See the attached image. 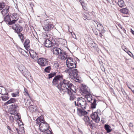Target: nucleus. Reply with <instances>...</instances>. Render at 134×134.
<instances>
[{
  "instance_id": "obj_13",
  "label": "nucleus",
  "mask_w": 134,
  "mask_h": 134,
  "mask_svg": "<svg viewBox=\"0 0 134 134\" xmlns=\"http://www.w3.org/2000/svg\"><path fill=\"white\" fill-rule=\"evenodd\" d=\"M37 60L38 63L41 66H43L48 64V62L47 60L45 58H40Z\"/></svg>"
},
{
  "instance_id": "obj_50",
  "label": "nucleus",
  "mask_w": 134,
  "mask_h": 134,
  "mask_svg": "<svg viewBox=\"0 0 134 134\" xmlns=\"http://www.w3.org/2000/svg\"><path fill=\"white\" fill-rule=\"evenodd\" d=\"M122 48L123 50L125 51V49H126V48L125 47V46H122Z\"/></svg>"
},
{
  "instance_id": "obj_43",
  "label": "nucleus",
  "mask_w": 134,
  "mask_h": 134,
  "mask_svg": "<svg viewBox=\"0 0 134 134\" xmlns=\"http://www.w3.org/2000/svg\"><path fill=\"white\" fill-rule=\"evenodd\" d=\"M126 53H127L128 55H129L131 57H132L133 56V55L129 51L127 52H126Z\"/></svg>"
},
{
  "instance_id": "obj_4",
  "label": "nucleus",
  "mask_w": 134,
  "mask_h": 134,
  "mask_svg": "<svg viewBox=\"0 0 134 134\" xmlns=\"http://www.w3.org/2000/svg\"><path fill=\"white\" fill-rule=\"evenodd\" d=\"M54 27V26L50 19H47L44 21L43 29L45 31H49Z\"/></svg>"
},
{
  "instance_id": "obj_25",
  "label": "nucleus",
  "mask_w": 134,
  "mask_h": 134,
  "mask_svg": "<svg viewBox=\"0 0 134 134\" xmlns=\"http://www.w3.org/2000/svg\"><path fill=\"white\" fill-rule=\"evenodd\" d=\"M83 119L85 122L86 123L87 125L90 124V121L89 117L86 116L84 115Z\"/></svg>"
},
{
  "instance_id": "obj_23",
  "label": "nucleus",
  "mask_w": 134,
  "mask_h": 134,
  "mask_svg": "<svg viewBox=\"0 0 134 134\" xmlns=\"http://www.w3.org/2000/svg\"><path fill=\"white\" fill-rule=\"evenodd\" d=\"M29 109L30 111L31 112L35 111H37L36 107L35 106L31 105L29 107Z\"/></svg>"
},
{
  "instance_id": "obj_20",
  "label": "nucleus",
  "mask_w": 134,
  "mask_h": 134,
  "mask_svg": "<svg viewBox=\"0 0 134 134\" xmlns=\"http://www.w3.org/2000/svg\"><path fill=\"white\" fill-rule=\"evenodd\" d=\"M44 120L43 116V115H41L36 119V124H39L42 122L44 121Z\"/></svg>"
},
{
  "instance_id": "obj_24",
  "label": "nucleus",
  "mask_w": 134,
  "mask_h": 134,
  "mask_svg": "<svg viewBox=\"0 0 134 134\" xmlns=\"http://www.w3.org/2000/svg\"><path fill=\"white\" fill-rule=\"evenodd\" d=\"M90 13L89 12H88L87 13V15H85L84 14H82L83 16L84 17L85 19H84L85 20L86 19H91V17L90 16Z\"/></svg>"
},
{
  "instance_id": "obj_57",
  "label": "nucleus",
  "mask_w": 134,
  "mask_h": 134,
  "mask_svg": "<svg viewBox=\"0 0 134 134\" xmlns=\"http://www.w3.org/2000/svg\"><path fill=\"white\" fill-rule=\"evenodd\" d=\"M81 133L82 134V131H81Z\"/></svg>"
},
{
  "instance_id": "obj_39",
  "label": "nucleus",
  "mask_w": 134,
  "mask_h": 134,
  "mask_svg": "<svg viewBox=\"0 0 134 134\" xmlns=\"http://www.w3.org/2000/svg\"><path fill=\"white\" fill-rule=\"evenodd\" d=\"M5 7L4 4L3 3H0V10L2 9Z\"/></svg>"
},
{
  "instance_id": "obj_46",
  "label": "nucleus",
  "mask_w": 134,
  "mask_h": 134,
  "mask_svg": "<svg viewBox=\"0 0 134 134\" xmlns=\"http://www.w3.org/2000/svg\"><path fill=\"white\" fill-rule=\"evenodd\" d=\"M24 91H25V92L26 93V94H27L28 96H29V94L28 93L27 91L26 88H24Z\"/></svg>"
},
{
  "instance_id": "obj_52",
  "label": "nucleus",
  "mask_w": 134,
  "mask_h": 134,
  "mask_svg": "<svg viewBox=\"0 0 134 134\" xmlns=\"http://www.w3.org/2000/svg\"><path fill=\"white\" fill-rule=\"evenodd\" d=\"M102 36H103V35H102V34H101V33H100V35H99L102 38Z\"/></svg>"
},
{
  "instance_id": "obj_9",
  "label": "nucleus",
  "mask_w": 134,
  "mask_h": 134,
  "mask_svg": "<svg viewBox=\"0 0 134 134\" xmlns=\"http://www.w3.org/2000/svg\"><path fill=\"white\" fill-rule=\"evenodd\" d=\"M18 108V107L16 104H13L10 106L8 110L9 113L11 115H13Z\"/></svg>"
},
{
  "instance_id": "obj_56",
  "label": "nucleus",
  "mask_w": 134,
  "mask_h": 134,
  "mask_svg": "<svg viewBox=\"0 0 134 134\" xmlns=\"http://www.w3.org/2000/svg\"><path fill=\"white\" fill-rule=\"evenodd\" d=\"M22 133H23L24 132V130H22Z\"/></svg>"
},
{
  "instance_id": "obj_11",
  "label": "nucleus",
  "mask_w": 134,
  "mask_h": 134,
  "mask_svg": "<svg viewBox=\"0 0 134 134\" xmlns=\"http://www.w3.org/2000/svg\"><path fill=\"white\" fill-rule=\"evenodd\" d=\"M81 90L82 93L85 95H88L90 96V90L89 88L86 85H84L82 86L81 87Z\"/></svg>"
},
{
  "instance_id": "obj_58",
  "label": "nucleus",
  "mask_w": 134,
  "mask_h": 134,
  "mask_svg": "<svg viewBox=\"0 0 134 134\" xmlns=\"http://www.w3.org/2000/svg\"><path fill=\"white\" fill-rule=\"evenodd\" d=\"M89 102H90V100H88Z\"/></svg>"
},
{
  "instance_id": "obj_30",
  "label": "nucleus",
  "mask_w": 134,
  "mask_h": 134,
  "mask_svg": "<svg viewBox=\"0 0 134 134\" xmlns=\"http://www.w3.org/2000/svg\"><path fill=\"white\" fill-rule=\"evenodd\" d=\"M14 115L15 118L17 120H19L20 121L21 120V116H20V114L16 113H15V114Z\"/></svg>"
},
{
  "instance_id": "obj_38",
  "label": "nucleus",
  "mask_w": 134,
  "mask_h": 134,
  "mask_svg": "<svg viewBox=\"0 0 134 134\" xmlns=\"http://www.w3.org/2000/svg\"><path fill=\"white\" fill-rule=\"evenodd\" d=\"M9 121L11 123L13 122L14 121L13 117L12 116H9Z\"/></svg>"
},
{
  "instance_id": "obj_34",
  "label": "nucleus",
  "mask_w": 134,
  "mask_h": 134,
  "mask_svg": "<svg viewBox=\"0 0 134 134\" xmlns=\"http://www.w3.org/2000/svg\"><path fill=\"white\" fill-rule=\"evenodd\" d=\"M30 43V41L29 40H26L24 43V45L25 47L28 46V45Z\"/></svg>"
},
{
  "instance_id": "obj_42",
  "label": "nucleus",
  "mask_w": 134,
  "mask_h": 134,
  "mask_svg": "<svg viewBox=\"0 0 134 134\" xmlns=\"http://www.w3.org/2000/svg\"><path fill=\"white\" fill-rule=\"evenodd\" d=\"M31 101H30V100H27V101H26V100H25V103L26 104V105H27V106H28L30 104V102Z\"/></svg>"
},
{
  "instance_id": "obj_19",
  "label": "nucleus",
  "mask_w": 134,
  "mask_h": 134,
  "mask_svg": "<svg viewBox=\"0 0 134 134\" xmlns=\"http://www.w3.org/2000/svg\"><path fill=\"white\" fill-rule=\"evenodd\" d=\"M52 50L53 54L56 55H59L60 52L62 51L60 48L57 47H54Z\"/></svg>"
},
{
  "instance_id": "obj_40",
  "label": "nucleus",
  "mask_w": 134,
  "mask_h": 134,
  "mask_svg": "<svg viewBox=\"0 0 134 134\" xmlns=\"http://www.w3.org/2000/svg\"><path fill=\"white\" fill-rule=\"evenodd\" d=\"M50 67L48 66L44 70L45 72H49L50 71Z\"/></svg>"
},
{
  "instance_id": "obj_5",
  "label": "nucleus",
  "mask_w": 134,
  "mask_h": 134,
  "mask_svg": "<svg viewBox=\"0 0 134 134\" xmlns=\"http://www.w3.org/2000/svg\"><path fill=\"white\" fill-rule=\"evenodd\" d=\"M64 72L68 74L69 77L72 79L76 78L77 76L78 71L76 69H68L65 70Z\"/></svg>"
},
{
  "instance_id": "obj_12",
  "label": "nucleus",
  "mask_w": 134,
  "mask_h": 134,
  "mask_svg": "<svg viewBox=\"0 0 134 134\" xmlns=\"http://www.w3.org/2000/svg\"><path fill=\"white\" fill-rule=\"evenodd\" d=\"M10 16L12 19V21L8 23L9 24L12 25L14 24L19 19V16L16 13L11 14Z\"/></svg>"
},
{
  "instance_id": "obj_53",
  "label": "nucleus",
  "mask_w": 134,
  "mask_h": 134,
  "mask_svg": "<svg viewBox=\"0 0 134 134\" xmlns=\"http://www.w3.org/2000/svg\"><path fill=\"white\" fill-rule=\"evenodd\" d=\"M131 32L132 34L134 35V31L132 30L131 31Z\"/></svg>"
},
{
  "instance_id": "obj_2",
  "label": "nucleus",
  "mask_w": 134,
  "mask_h": 134,
  "mask_svg": "<svg viewBox=\"0 0 134 134\" xmlns=\"http://www.w3.org/2000/svg\"><path fill=\"white\" fill-rule=\"evenodd\" d=\"M57 87L60 92L63 94L71 89L72 90L75 87L70 81L64 79L63 77L60 83H59L57 86Z\"/></svg>"
},
{
  "instance_id": "obj_26",
  "label": "nucleus",
  "mask_w": 134,
  "mask_h": 134,
  "mask_svg": "<svg viewBox=\"0 0 134 134\" xmlns=\"http://www.w3.org/2000/svg\"><path fill=\"white\" fill-rule=\"evenodd\" d=\"M15 102V100L14 98H11L8 101L6 102L5 104V105H7L8 104L13 103Z\"/></svg>"
},
{
  "instance_id": "obj_31",
  "label": "nucleus",
  "mask_w": 134,
  "mask_h": 134,
  "mask_svg": "<svg viewBox=\"0 0 134 134\" xmlns=\"http://www.w3.org/2000/svg\"><path fill=\"white\" fill-rule=\"evenodd\" d=\"M96 100L95 99H94L93 100V102L91 104V108L92 109L95 108L96 106Z\"/></svg>"
},
{
  "instance_id": "obj_37",
  "label": "nucleus",
  "mask_w": 134,
  "mask_h": 134,
  "mask_svg": "<svg viewBox=\"0 0 134 134\" xmlns=\"http://www.w3.org/2000/svg\"><path fill=\"white\" fill-rule=\"evenodd\" d=\"M19 96V91H17L16 93H14L12 94V96L13 97H15Z\"/></svg>"
},
{
  "instance_id": "obj_7",
  "label": "nucleus",
  "mask_w": 134,
  "mask_h": 134,
  "mask_svg": "<svg viewBox=\"0 0 134 134\" xmlns=\"http://www.w3.org/2000/svg\"><path fill=\"white\" fill-rule=\"evenodd\" d=\"M69 94V99L71 101L74 100L76 98V90L75 87L72 88V90L71 89L67 91Z\"/></svg>"
},
{
  "instance_id": "obj_3",
  "label": "nucleus",
  "mask_w": 134,
  "mask_h": 134,
  "mask_svg": "<svg viewBox=\"0 0 134 134\" xmlns=\"http://www.w3.org/2000/svg\"><path fill=\"white\" fill-rule=\"evenodd\" d=\"M49 125L45 121L42 122L39 125V129L42 132L47 131L46 133L48 134H51V132L49 130Z\"/></svg>"
},
{
  "instance_id": "obj_32",
  "label": "nucleus",
  "mask_w": 134,
  "mask_h": 134,
  "mask_svg": "<svg viewBox=\"0 0 134 134\" xmlns=\"http://www.w3.org/2000/svg\"><path fill=\"white\" fill-rule=\"evenodd\" d=\"M94 22L96 24L97 27H99V28L101 30H103V27L102 24L97 21H94Z\"/></svg>"
},
{
  "instance_id": "obj_54",
  "label": "nucleus",
  "mask_w": 134,
  "mask_h": 134,
  "mask_svg": "<svg viewBox=\"0 0 134 134\" xmlns=\"http://www.w3.org/2000/svg\"><path fill=\"white\" fill-rule=\"evenodd\" d=\"M80 2V3H81V4H82V1L81 0H80L79 1Z\"/></svg>"
},
{
  "instance_id": "obj_21",
  "label": "nucleus",
  "mask_w": 134,
  "mask_h": 134,
  "mask_svg": "<svg viewBox=\"0 0 134 134\" xmlns=\"http://www.w3.org/2000/svg\"><path fill=\"white\" fill-rule=\"evenodd\" d=\"M0 93L3 95H7L8 94L6 89L2 87H0Z\"/></svg>"
},
{
  "instance_id": "obj_45",
  "label": "nucleus",
  "mask_w": 134,
  "mask_h": 134,
  "mask_svg": "<svg viewBox=\"0 0 134 134\" xmlns=\"http://www.w3.org/2000/svg\"><path fill=\"white\" fill-rule=\"evenodd\" d=\"M54 76V74H50L49 75V78H52V77H53Z\"/></svg>"
},
{
  "instance_id": "obj_14",
  "label": "nucleus",
  "mask_w": 134,
  "mask_h": 134,
  "mask_svg": "<svg viewBox=\"0 0 134 134\" xmlns=\"http://www.w3.org/2000/svg\"><path fill=\"white\" fill-rule=\"evenodd\" d=\"M69 57H68L67 54L65 52L62 51V52H60L58 55V58L62 60H65Z\"/></svg>"
},
{
  "instance_id": "obj_49",
  "label": "nucleus",
  "mask_w": 134,
  "mask_h": 134,
  "mask_svg": "<svg viewBox=\"0 0 134 134\" xmlns=\"http://www.w3.org/2000/svg\"><path fill=\"white\" fill-rule=\"evenodd\" d=\"M129 127H132L133 126V124L132 123H130L129 125Z\"/></svg>"
},
{
  "instance_id": "obj_18",
  "label": "nucleus",
  "mask_w": 134,
  "mask_h": 134,
  "mask_svg": "<svg viewBox=\"0 0 134 134\" xmlns=\"http://www.w3.org/2000/svg\"><path fill=\"white\" fill-rule=\"evenodd\" d=\"M29 53L31 57L35 60L38 59V57L37 53L32 50L29 51Z\"/></svg>"
},
{
  "instance_id": "obj_29",
  "label": "nucleus",
  "mask_w": 134,
  "mask_h": 134,
  "mask_svg": "<svg viewBox=\"0 0 134 134\" xmlns=\"http://www.w3.org/2000/svg\"><path fill=\"white\" fill-rule=\"evenodd\" d=\"M105 129L106 130L107 132L109 133L110 132L111 130L110 129V126L109 125L105 124L104 126Z\"/></svg>"
},
{
  "instance_id": "obj_15",
  "label": "nucleus",
  "mask_w": 134,
  "mask_h": 134,
  "mask_svg": "<svg viewBox=\"0 0 134 134\" xmlns=\"http://www.w3.org/2000/svg\"><path fill=\"white\" fill-rule=\"evenodd\" d=\"M91 117L96 122H98L100 120V118L96 112H95L92 113L91 115Z\"/></svg>"
},
{
  "instance_id": "obj_48",
  "label": "nucleus",
  "mask_w": 134,
  "mask_h": 134,
  "mask_svg": "<svg viewBox=\"0 0 134 134\" xmlns=\"http://www.w3.org/2000/svg\"><path fill=\"white\" fill-rule=\"evenodd\" d=\"M54 66H55V67H59V65L57 63H54Z\"/></svg>"
},
{
  "instance_id": "obj_8",
  "label": "nucleus",
  "mask_w": 134,
  "mask_h": 134,
  "mask_svg": "<svg viewBox=\"0 0 134 134\" xmlns=\"http://www.w3.org/2000/svg\"><path fill=\"white\" fill-rule=\"evenodd\" d=\"M63 76L61 75H59L55 76L53 79L52 81L53 84L54 85L57 86L60 83L63 77Z\"/></svg>"
},
{
  "instance_id": "obj_1",
  "label": "nucleus",
  "mask_w": 134,
  "mask_h": 134,
  "mask_svg": "<svg viewBox=\"0 0 134 134\" xmlns=\"http://www.w3.org/2000/svg\"><path fill=\"white\" fill-rule=\"evenodd\" d=\"M74 103L76 106L81 107L82 109L77 108V113L79 116L86 115L87 114V112L84 110L87 104L84 99L81 97L78 98L76 101L74 102Z\"/></svg>"
},
{
  "instance_id": "obj_35",
  "label": "nucleus",
  "mask_w": 134,
  "mask_h": 134,
  "mask_svg": "<svg viewBox=\"0 0 134 134\" xmlns=\"http://www.w3.org/2000/svg\"><path fill=\"white\" fill-rule=\"evenodd\" d=\"M69 31L71 33V35L76 40L77 39L76 35L75 33L72 31H70L69 30Z\"/></svg>"
},
{
  "instance_id": "obj_47",
  "label": "nucleus",
  "mask_w": 134,
  "mask_h": 134,
  "mask_svg": "<svg viewBox=\"0 0 134 134\" xmlns=\"http://www.w3.org/2000/svg\"><path fill=\"white\" fill-rule=\"evenodd\" d=\"M82 7L83 8V9L84 10H87L88 9L85 6H84V5H83L82 4Z\"/></svg>"
},
{
  "instance_id": "obj_33",
  "label": "nucleus",
  "mask_w": 134,
  "mask_h": 134,
  "mask_svg": "<svg viewBox=\"0 0 134 134\" xmlns=\"http://www.w3.org/2000/svg\"><path fill=\"white\" fill-rule=\"evenodd\" d=\"M21 39V40L23 42L24 41V38L23 36V34L22 33H21L20 32L17 33Z\"/></svg>"
},
{
  "instance_id": "obj_36",
  "label": "nucleus",
  "mask_w": 134,
  "mask_h": 134,
  "mask_svg": "<svg viewBox=\"0 0 134 134\" xmlns=\"http://www.w3.org/2000/svg\"><path fill=\"white\" fill-rule=\"evenodd\" d=\"M2 100L3 101H5L8 100L9 97L7 96H3L1 97Z\"/></svg>"
},
{
  "instance_id": "obj_10",
  "label": "nucleus",
  "mask_w": 134,
  "mask_h": 134,
  "mask_svg": "<svg viewBox=\"0 0 134 134\" xmlns=\"http://www.w3.org/2000/svg\"><path fill=\"white\" fill-rule=\"evenodd\" d=\"M11 26L12 29L17 33L21 32L23 30V27L18 24H13Z\"/></svg>"
},
{
  "instance_id": "obj_27",
  "label": "nucleus",
  "mask_w": 134,
  "mask_h": 134,
  "mask_svg": "<svg viewBox=\"0 0 134 134\" xmlns=\"http://www.w3.org/2000/svg\"><path fill=\"white\" fill-rule=\"evenodd\" d=\"M4 20L5 21L8 22V23L12 21L11 16H10L9 15H7L4 18Z\"/></svg>"
},
{
  "instance_id": "obj_41",
  "label": "nucleus",
  "mask_w": 134,
  "mask_h": 134,
  "mask_svg": "<svg viewBox=\"0 0 134 134\" xmlns=\"http://www.w3.org/2000/svg\"><path fill=\"white\" fill-rule=\"evenodd\" d=\"M120 11L122 13L125 14L126 13V8H125L121 9Z\"/></svg>"
},
{
  "instance_id": "obj_44",
  "label": "nucleus",
  "mask_w": 134,
  "mask_h": 134,
  "mask_svg": "<svg viewBox=\"0 0 134 134\" xmlns=\"http://www.w3.org/2000/svg\"><path fill=\"white\" fill-rule=\"evenodd\" d=\"M21 54L25 56V53H26V52L24 50L21 49Z\"/></svg>"
},
{
  "instance_id": "obj_17",
  "label": "nucleus",
  "mask_w": 134,
  "mask_h": 134,
  "mask_svg": "<svg viewBox=\"0 0 134 134\" xmlns=\"http://www.w3.org/2000/svg\"><path fill=\"white\" fill-rule=\"evenodd\" d=\"M55 44L56 45L57 43L55 42H53L52 43L51 41L48 39H46L44 43V45L47 47H51L52 46V44Z\"/></svg>"
},
{
  "instance_id": "obj_55",
  "label": "nucleus",
  "mask_w": 134,
  "mask_h": 134,
  "mask_svg": "<svg viewBox=\"0 0 134 134\" xmlns=\"http://www.w3.org/2000/svg\"><path fill=\"white\" fill-rule=\"evenodd\" d=\"M121 29L123 30H125V29L123 28H122L121 27Z\"/></svg>"
},
{
  "instance_id": "obj_16",
  "label": "nucleus",
  "mask_w": 134,
  "mask_h": 134,
  "mask_svg": "<svg viewBox=\"0 0 134 134\" xmlns=\"http://www.w3.org/2000/svg\"><path fill=\"white\" fill-rule=\"evenodd\" d=\"M19 70L24 76H27V75H29V72L25 67L23 66L21 68L20 67Z\"/></svg>"
},
{
  "instance_id": "obj_28",
  "label": "nucleus",
  "mask_w": 134,
  "mask_h": 134,
  "mask_svg": "<svg viewBox=\"0 0 134 134\" xmlns=\"http://www.w3.org/2000/svg\"><path fill=\"white\" fill-rule=\"evenodd\" d=\"M118 4L121 7H122L124 6L125 4L124 1L122 0H118Z\"/></svg>"
},
{
  "instance_id": "obj_6",
  "label": "nucleus",
  "mask_w": 134,
  "mask_h": 134,
  "mask_svg": "<svg viewBox=\"0 0 134 134\" xmlns=\"http://www.w3.org/2000/svg\"><path fill=\"white\" fill-rule=\"evenodd\" d=\"M66 65L69 69H71L76 67V65L75 63V61L73 59L70 57H68L66 60Z\"/></svg>"
},
{
  "instance_id": "obj_51",
  "label": "nucleus",
  "mask_w": 134,
  "mask_h": 134,
  "mask_svg": "<svg viewBox=\"0 0 134 134\" xmlns=\"http://www.w3.org/2000/svg\"><path fill=\"white\" fill-rule=\"evenodd\" d=\"M133 87H134L133 86L131 87H129V88L130 89H131L133 92L132 90V88Z\"/></svg>"
},
{
  "instance_id": "obj_22",
  "label": "nucleus",
  "mask_w": 134,
  "mask_h": 134,
  "mask_svg": "<svg viewBox=\"0 0 134 134\" xmlns=\"http://www.w3.org/2000/svg\"><path fill=\"white\" fill-rule=\"evenodd\" d=\"M8 9V7H7L1 11V12L3 16H4L7 15L9 12Z\"/></svg>"
}]
</instances>
